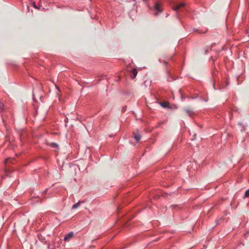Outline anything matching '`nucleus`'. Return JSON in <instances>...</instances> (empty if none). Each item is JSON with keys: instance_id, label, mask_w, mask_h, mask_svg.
Here are the masks:
<instances>
[{"instance_id": "obj_16", "label": "nucleus", "mask_w": 249, "mask_h": 249, "mask_svg": "<svg viewBox=\"0 0 249 249\" xmlns=\"http://www.w3.org/2000/svg\"><path fill=\"white\" fill-rule=\"evenodd\" d=\"M48 249H50V246H48Z\"/></svg>"}, {"instance_id": "obj_2", "label": "nucleus", "mask_w": 249, "mask_h": 249, "mask_svg": "<svg viewBox=\"0 0 249 249\" xmlns=\"http://www.w3.org/2000/svg\"><path fill=\"white\" fill-rule=\"evenodd\" d=\"M73 236V232H70L66 235V236L64 237V240L65 241H69L70 239H71L72 237Z\"/></svg>"}, {"instance_id": "obj_5", "label": "nucleus", "mask_w": 249, "mask_h": 249, "mask_svg": "<svg viewBox=\"0 0 249 249\" xmlns=\"http://www.w3.org/2000/svg\"><path fill=\"white\" fill-rule=\"evenodd\" d=\"M137 73H138V72H137V70L136 68H134L132 70V78H135L137 75Z\"/></svg>"}, {"instance_id": "obj_9", "label": "nucleus", "mask_w": 249, "mask_h": 249, "mask_svg": "<svg viewBox=\"0 0 249 249\" xmlns=\"http://www.w3.org/2000/svg\"><path fill=\"white\" fill-rule=\"evenodd\" d=\"M0 108L2 111H4V105L1 102H0Z\"/></svg>"}, {"instance_id": "obj_4", "label": "nucleus", "mask_w": 249, "mask_h": 249, "mask_svg": "<svg viewBox=\"0 0 249 249\" xmlns=\"http://www.w3.org/2000/svg\"><path fill=\"white\" fill-rule=\"evenodd\" d=\"M185 6V3L182 2L179 4H178L177 6L174 7L173 9L174 11H177L178 9H179L181 7H184Z\"/></svg>"}, {"instance_id": "obj_8", "label": "nucleus", "mask_w": 249, "mask_h": 249, "mask_svg": "<svg viewBox=\"0 0 249 249\" xmlns=\"http://www.w3.org/2000/svg\"><path fill=\"white\" fill-rule=\"evenodd\" d=\"M167 104L168 103H166V102H164V103H160V105L164 107H167Z\"/></svg>"}, {"instance_id": "obj_15", "label": "nucleus", "mask_w": 249, "mask_h": 249, "mask_svg": "<svg viewBox=\"0 0 249 249\" xmlns=\"http://www.w3.org/2000/svg\"><path fill=\"white\" fill-rule=\"evenodd\" d=\"M33 100H34V95L33 94Z\"/></svg>"}, {"instance_id": "obj_3", "label": "nucleus", "mask_w": 249, "mask_h": 249, "mask_svg": "<svg viewBox=\"0 0 249 249\" xmlns=\"http://www.w3.org/2000/svg\"><path fill=\"white\" fill-rule=\"evenodd\" d=\"M133 137L138 142L141 139V135L138 132H133Z\"/></svg>"}, {"instance_id": "obj_7", "label": "nucleus", "mask_w": 249, "mask_h": 249, "mask_svg": "<svg viewBox=\"0 0 249 249\" xmlns=\"http://www.w3.org/2000/svg\"><path fill=\"white\" fill-rule=\"evenodd\" d=\"M80 202H78L76 203V204H74L72 206V209H77L80 206Z\"/></svg>"}, {"instance_id": "obj_10", "label": "nucleus", "mask_w": 249, "mask_h": 249, "mask_svg": "<svg viewBox=\"0 0 249 249\" xmlns=\"http://www.w3.org/2000/svg\"><path fill=\"white\" fill-rule=\"evenodd\" d=\"M185 111L189 116H191L192 111L190 110L189 109H186Z\"/></svg>"}, {"instance_id": "obj_1", "label": "nucleus", "mask_w": 249, "mask_h": 249, "mask_svg": "<svg viewBox=\"0 0 249 249\" xmlns=\"http://www.w3.org/2000/svg\"><path fill=\"white\" fill-rule=\"evenodd\" d=\"M154 9L156 11L155 15H157L158 13H160L162 12V10L160 7L159 3L158 2H156L154 5Z\"/></svg>"}, {"instance_id": "obj_14", "label": "nucleus", "mask_w": 249, "mask_h": 249, "mask_svg": "<svg viewBox=\"0 0 249 249\" xmlns=\"http://www.w3.org/2000/svg\"><path fill=\"white\" fill-rule=\"evenodd\" d=\"M9 160V159H7V160H6L5 162H8Z\"/></svg>"}, {"instance_id": "obj_13", "label": "nucleus", "mask_w": 249, "mask_h": 249, "mask_svg": "<svg viewBox=\"0 0 249 249\" xmlns=\"http://www.w3.org/2000/svg\"><path fill=\"white\" fill-rule=\"evenodd\" d=\"M201 100L203 101L204 102H207L208 101V100H206V99H203V98H201Z\"/></svg>"}, {"instance_id": "obj_6", "label": "nucleus", "mask_w": 249, "mask_h": 249, "mask_svg": "<svg viewBox=\"0 0 249 249\" xmlns=\"http://www.w3.org/2000/svg\"><path fill=\"white\" fill-rule=\"evenodd\" d=\"M50 145L51 146V147H52L53 148H57V149L58 147V144L55 142H51V143H50Z\"/></svg>"}, {"instance_id": "obj_11", "label": "nucleus", "mask_w": 249, "mask_h": 249, "mask_svg": "<svg viewBox=\"0 0 249 249\" xmlns=\"http://www.w3.org/2000/svg\"><path fill=\"white\" fill-rule=\"evenodd\" d=\"M245 196L246 197H249V190L246 191L245 193Z\"/></svg>"}, {"instance_id": "obj_12", "label": "nucleus", "mask_w": 249, "mask_h": 249, "mask_svg": "<svg viewBox=\"0 0 249 249\" xmlns=\"http://www.w3.org/2000/svg\"><path fill=\"white\" fill-rule=\"evenodd\" d=\"M32 5L33 6V7L35 8H36V9H39V8L37 7V6L36 4V3L35 2H32Z\"/></svg>"}]
</instances>
